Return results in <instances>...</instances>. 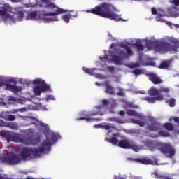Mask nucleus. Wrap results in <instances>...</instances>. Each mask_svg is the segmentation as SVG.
<instances>
[{
    "instance_id": "f257e3e1",
    "label": "nucleus",
    "mask_w": 179,
    "mask_h": 179,
    "mask_svg": "<svg viewBox=\"0 0 179 179\" xmlns=\"http://www.w3.org/2000/svg\"><path fill=\"white\" fill-rule=\"evenodd\" d=\"M145 44L148 51L152 50V47L155 46L154 50L156 52H159V54H165V52H177L179 48L178 40L174 39V38L166 37L163 39L156 40L153 38L150 39H138L134 44L126 43H121L120 45V48L117 49L115 44L112 43L110 47L109 55L105 53L104 57H99V59L102 62H110L111 64H115V65H122L124 63V59L129 58L134 55V49L137 50V52H141L143 51L145 48L142 44Z\"/></svg>"
},
{
    "instance_id": "f03ea898",
    "label": "nucleus",
    "mask_w": 179,
    "mask_h": 179,
    "mask_svg": "<svg viewBox=\"0 0 179 179\" xmlns=\"http://www.w3.org/2000/svg\"><path fill=\"white\" fill-rule=\"evenodd\" d=\"M21 118L29 121V125H36L41 127V131L45 135L46 139L43 140L37 148L24 147L20 150V155L10 153L0 157V163L15 166L19 164L22 160L26 162L36 157H41L43 155H48L51 150V146L61 138L59 134L55 133L50 129V126L40 120H36L34 117L22 116Z\"/></svg>"
},
{
    "instance_id": "7ed1b4c3",
    "label": "nucleus",
    "mask_w": 179,
    "mask_h": 179,
    "mask_svg": "<svg viewBox=\"0 0 179 179\" xmlns=\"http://www.w3.org/2000/svg\"><path fill=\"white\" fill-rule=\"evenodd\" d=\"M94 128H103V129H106V131H109L108 133V135H110V134H112L111 138H106L105 141L106 142H110L113 145H117L120 148H122L123 149H132L134 152H139V150H142L143 149V147L138 146L136 144H135V142L129 140V139H123L118 142V139H116L115 138H118L119 134H115L114 131H115V129L114 128V126L107 124V123H102L99 124H95L94 125Z\"/></svg>"
},
{
    "instance_id": "20e7f679",
    "label": "nucleus",
    "mask_w": 179,
    "mask_h": 179,
    "mask_svg": "<svg viewBox=\"0 0 179 179\" xmlns=\"http://www.w3.org/2000/svg\"><path fill=\"white\" fill-rule=\"evenodd\" d=\"M43 3L45 4V8H48L49 9H55L56 8L57 10L55 12L43 13L41 14H38V12L37 11L29 12L25 17L26 20H37L38 22H43V23H51V22H58V20H59L58 17H57L58 15L69 12L68 10L58 8L55 3H53V5L56 7L52 8L47 7L45 3L43 2Z\"/></svg>"
},
{
    "instance_id": "39448f33",
    "label": "nucleus",
    "mask_w": 179,
    "mask_h": 179,
    "mask_svg": "<svg viewBox=\"0 0 179 179\" xmlns=\"http://www.w3.org/2000/svg\"><path fill=\"white\" fill-rule=\"evenodd\" d=\"M0 16L4 23H16L24 19V13L20 8H15L9 5H4L0 10Z\"/></svg>"
},
{
    "instance_id": "423d86ee",
    "label": "nucleus",
    "mask_w": 179,
    "mask_h": 179,
    "mask_svg": "<svg viewBox=\"0 0 179 179\" xmlns=\"http://www.w3.org/2000/svg\"><path fill=\"white\" fill-rule=\"evenodd\" d=\"M115 7L113 4L103 3L98 6L92 8L91 10H87V12H91L94 15H97L98 16H101V17H106L110 19L111 20H115V22H120L122 20L121 16L115 13Z\"/></svg>"
},
{
    "instance_id": "0eeeda50",
    "label": "nucleus",
    "mask_w": 179,
    "mask_h": 179,
    "mask_svg": "<svg viewBox=\"0 0 179 179\" xmlns=\"http://www.w3.org/2000/svg\"><path fill=\"white\" fill-rule=\"evenodd\" d=\"M4 135L12 142H15L17 143H23V145H32V146H36L38 145L41 141V134H36V138L33 137H23L22 134L19 133H12L10 131H4Z\"/></svg>"
},
{
    "instance_id": "6e6552de",
    "label": "nucleus",
    "mask_w": 179,
    "mask_h": 179,
    "mask_svg": "<svg viewBox=\"0 0 179 179\" xmlns=\"http://www.w3.org/2000/svg\"><path fill=\"white\" fill-rule=\"evenodd\" d=\"M122 101L123 103V107L127 110V115L134 117L131 119L129 122L137 124L139 127H145V122H146L145 116L142 115L141 113H136V111L134 110H128V108H139V106L135 105L132 102H128L125 99L122 100Z\"/></svg>"
},
{
    "instance_id": "1a4fd4ad",
    "label": "nucleus",
    "mask_w": 179,
    "mask_h": 179,
    "mask_svg": "<svg viewBox=\"0 0 179 179\" xmlns=\"http://www.w3.org/2000/svg\"><path fill=\"white\" fill-rule=\"evenodd\" d=\"M20 83H27V85H34L35 87H33V92L34 96H41L42 93L45 92H51V87L45 83V81L41 80V78H37L31 80H23L22 78L19 79Z\"/></svg>"
},
{
    "instance_id": "9d476101",
    "label": "nucleus",
    "mask_w": 179,
    "mask_h": 179,
    "mask_svg": "<svg viewBox=\"0 0 179 179\" xmlns=\"http://www.w3.org/2000/svg\"><path fill=\"white\" fill-rule=\"evenodd\" d=\"M145 146H148L150 150H155L159 149L166 157H173L176 155V149L174 147L169 143L157 144L152 141H147L145 143Z\"/></svg>"
},
{
    "instance_id": "9b49d317",
    "label": "nucleus",
    "mask_w": 179,
    "mask_h": 179,
    "mask_svg": "<svg viewBox=\"0 0 179 179\" xmlns=\"http://www.w3.org/2000/svg\"><path fill=\"white\" fill-rule=\"evenodd\" d=\"M152 15H157L156 17L157 22H160L161 23L166 22L168 26H170L172 29H179V24H173L171 22H166L164 19H163V16L166 15L164 13V11L160 8L156 9L155 8H152Z\"/></svg>"
},
{
    "instance_id": "f8f14e48",
    "label": "nucleus",
    "mask_w": 179,
    "mask_h": 179,
    "mask_svg": "<svg viewBox=\"0 0 179 179\" xmlns=\"http://www.w3.org/2000/svg\"><path fill=\"white\" fill-rule=\"evenodd\" d=\"M104 109V106H96L94 108V112L91 115H86L85 117L77 118V121H80L85 120L87 122H92V121H100L99 119H94L92 115H103V110Z\"/></svg>"
},
{
    "instance_id": "ddd939ff",
    "label": "nucleus",
    "mask_w": 179,
    "mask_h": 179,
    "mask_svg": "<svg viewBox=\"0 0 179 179\" xmlns=\"http://www.w3.org/2000/svg\"><path fill=\"white\" fill-rule=\"evenodd\" d=\"M172 7L168 9V14L172 17H178L179 16V0H170Z\"/></svg>"
},
{
    "instance_id": "4468645a",
    "label": "nucleus",
    "mask_w": 179,
    "mask_h": 179,
    "mask_svg": "<svg viewBox=\"0 0 179 179\" xmlns=\"http://www.w3.org/2000/svg\"><path fill=\"white\" fill-rule=\"evenodd\" d=\"M156 66V63L154 62H143L142 61V57H140V62L139 63H131L128 64L127 66L129 68H138V66Z\"/></svg>"
},
{
    "instance_id": "2eb2a0df",
    "label": "nucleus",
    "mask_w": 179,
    "mask_h": 179,
    "mask_svg": "<svg viewBox=\"0 0 179 179\" xmlns=\"http://www.w3.org/2000/svg\"><path fill=\"white\" fill-rule=\"evenodd\" d=\"M138 163H141V164H152L153 166H159L157 160L156 159H150L148 157L138 158L136 159Z\"/></svg>"
},
{
    "instance_id": "dca6fc26",
    "label": "nucleus",
    "mask_w": 179,
    "mask_h": 179,
    "mask_svg": "<svg viewBox=\"0 0 179 179\" xmlns=\"http://www.w3.org/2000/svg\"><path fill=\"white\" fill-rule=\"evenodd\" d=\"M96 70L97 69H87L86 67H83V71H84L85 73H88V75H92L93 76H95L96 79H106L104 76L94 73V71Z\"/></svg>"
},
{
    "instance_id": "f3484780",
    "label": "nucleus",
    "mask_w": 179,
    "mask_h": 179,
    "mask_svg": "<svg viewBox=\"0 0 179 179\" xmlns=\"http://www.w3.org/2000/svg\"><path fill=\"white\" fill-rule=\"evenodd\" d=\"M147 76L149 77L150 80L154 83V85H159V83H163V80L157 76V74L153 73H148Z\"/></svg>"
},
{
    "instance_id": "a211bd4d",
    "label": "nucleus",
    "mask_w": 179,
    "mask_h": 179,
    "mask_svg": "<svg viewBox=\"0 0 179 179\" xmlns=\"http://www.w3.org/2000/svg\"><path fill=\"white\" fill-rule=\"evenodd\" d=\"M0 118L5 120V121H15L16 117L10 115V112H1L0 113Z\"/></svg>"
},
{
    "instance_id": "6ab92c4d",
    "label": "nucleus",
    "mask_w": 179,
    "mask_h": 179,
    "mask_svg": "<svg viewBox=\"0 0 179 179\" xmlns=\"http://www.w3.org/2000/svg\"><path fill=\"white\" fill-rule=\"evenodd\" d=\"M151 120V123L148 126V129H150V131H159L160 128H162V124L157 123L153 117H152Z\"/></svg>"
},
{
    "instance_id": "aec40b11",
    "label": "nucleus",
    "mask_w": 179,
    "mask_h": 179,
    "mask_svg": "<svg viewBox=\"0 0 179 179\" xmlns=\"http://www.w3.org/2000/svg\"><path fill=\"white\" fill-rule=\"evenodd\" d=\"M31 108H27V107H24V108H20L16 111H20V113H24V112L27 111L28 110H31ZM31 110H41V111H47V108H45V106L41 105V103H38L36 106V108H31Z\"/></svg>"
},
{
    "instance_id": "412c9836",
    "label": "nucleus",
    "mask_w": 179,
    "mask_h": 179,
    "mask_svg": "<svg viewBox=\"0 0 179 179\" xmlns=\"http://www.w3.org/2000/svg\"><path fill=\"white\" fill-rule=\"evenodd\" d=\"M6 90H10V92H12L13 93H19V92L23 90V88L22 87L6 84Z\"/></svg>"
},
{
    "instance_id": "4be33fe9",
    "label": "nucleus",
    "mask_w": 179,
    "mask_h": 179,
    "mask_svg": "<svg viewBox=\"0 0 179 179\" xmlns=\"http://www.w3.org/2000/svg\"><path fill=\"white\" fill-rule=\"evenodd\" d=\"M1 127H5L6 128H10V129H17L19 128V126H17V124L15 122H6L3 120L1 122Z\"/></svg>"
},
{
    "instance_id": "5701e85b",
    "label": "nucleus",
    "mask_w": 179,
    "mask_h": 179,
    "mask_svg": "<svg viewBox=\"0 0 179 179\" xmlns=\"http://www.w3.org/2000/svg\"><path fill=\"white\" fill-rule=\"evenodd\" d=\"M164 97L163 96H158L156 97H146L143 100H146L150 104H153L157 101V100H163Z\"/></svg>"
},
{
    "instance_id": "b1692460",
    "label": "nucleus",
    "mask_w": 179,
    "mask_h": 179,
    "mask_svg": "<svg viewBox=\"0 0 179 179\" xmlns=\"http://www.w3.org/2000/svg\"><path fill=\"white\" fill-rule=\"evenodd\" d=\"M105 93H106V94H115L114 87L110 85L109 82L105 83Z\"/></svg>"
},
{
    "instance_id": "393cba45",
    "label": "nucleus",
    "mask_w": 179,
    "mask_h": 179,
    "mask_svg": "<svg viewBox=\"0 0 179 179\" xmlns=\"http://www.w3.org/2000/svg\"><path fill=\"white\" fill-rule=\"evenodd\" d=\"M103 106H108L110 103H111L112 108H114V107H117V103H115V101L114 99L111 100L110 101L106 99H103L101 101Z\"/></svg>"
},
{
    "instance_id": "a878e982",
    "label": "nucleus",
    "mask_w": 179,
    "mask_h": 179,
    "mask_svg": "<svg viewBox=\"0 0 179 179\" xmlns=\"http://www.w3.org/2000/svg\"><path fill=\"white\" fill-rule=\"evenodd\" d=\"M148 93L150 94V96H162V95H159L160 94V90H157V88H151L149 91Z\"/></svg>"
},
{
    "instance_id": "bb28decb",
    "label": "nucleus",
    "mask_w": 179,
    "mask_h": 179,
    "mask_svg": "<svg viewBox=\"0 0 179 179\" xmlns=\"http://www.w3.org/2000/svg\"><path fill=\"white\" fill-rule=\"evenodd\" d=\"M41 1L45 3L47 8H56L57 6L54 4V3L51 2V0H41Z\"/></svg>"
},
{
    "instance_id": "cd10ccee",
    "label": "nucleus",
    "mask_w": 179,
    "mask_h": 179,
    "mask_svg": "<svg viewBox=\"0 0 179 179\" xmlns=\"http://www.w3.org/2000/svg\"><path fill=\"white\" fill-rule=\"evenodd\" d=\"M159 68L161 69H169V68H170V62H162L160 64Z\"/></svg>"
},
{
    "instance_id": "c85d7f7f",
    "label": "nucleus",
    "mask_w": 179,
    "mask_h": 179,
    "mask_svg": "<svg viewBox=\"0 0 179 179\" xmlns=\"http://www.w3.org/2000/svg\"><path fill=\"white\" fill-rule=\"evenodd\" d=\"M62 19L64 20V22H65V23H69V20L72 19V15H64L62 17Z\"/></svg>"
},
{
    "instance_id": "c756f323",
    "label": "nucleus",
    "mask_w": 179,
    "mask_h": 179,
    "mask_svg": "<svg viewBox=\"0 0 179 179\" xmlns=\"http://www.w3.org/2000/svg\"><path fill=\"white\" fill-rule=\"evenodd\" d=\"M166 104H169V107H174L176 106V99L174 98L170 99L166 101Z\"/></svg>"
},
{
    "instance_id": "7c9ffc66",
    "label": "nucleus",
    "mask_w": 179,
    "mask_h": 179,
    "mask_svg": "<svg viewBox=\"0 0 179 179\" xmlns=\"http://www.w3.org/2000/svg\"><path fill=\"white\" fill-rule=\"evenodd\" d=\"M28 101H29V99L27 98L21 96L17 99V103H19V104H25V103Z\"/></svg>"
},
{
    "instance_id": "2f4dec72",
    "label": "nucleus",
    "mask_w": 179,
    "mask_h": 179,
    "mask_svg": "<svg viewBox=\"0 0 179 179\" xmlns=\"http://www.w3.org/2000/svg\"><path fill=\"white\" fill-rule=\"evenodd\" d=\"M163 127L165 129H167V131H173V129H174V127L170 123H165Z\"/></svg>"
},
{
    "instance_id": "473e14b6",
    "label": "nucleus",
    "mask_w": 179,
    "mask_h": 179,
    "mask_svg": "<svg viewBox=\"0 0 179 179\" xmlns=\"http://www.w3.org/2000/svg\"><path fill=\"white\" fill-rule=\"evenodd\" d=\"M8 104H15V103H17V99L13 96H8Z\"/></svg>"
},
{
    "instance_id": "72a5a7b5",
    "label": "nucleus",
    "mask_w": 179,
    "mask_h": 179,
    "mask_svg": "<svg viewBox=\"0 0 179 179\" xmlns=\"http://www.w3.org/2000/svg\"><path fill=\"white\" fill-rule=\"evenodd\" d=\"M109 121H115V122H117V124H125V121L115 117L109 119Z\"/></svg>"
},
{
    "instance_id": "f704fd0d",
    "label": "nucleus",
    "mask_w": 179,
    "mask_h": 179,
    "mask_svg": "<svg viewBox=\"0 0 179 179\" xmlns=\"http://www.w3.org/2000/svg\"><path fill=\"white\" fill-rule=\"evenodd\" d=\"M159 135H160V136H164V138H167V137L170 136V133H169L167 131H159Z\"/></svg>"
},
{
    "instance_id": "c9c22d12",
    "label": "nucleus",
    "mask_w": 179,
    "mask_h": 179,
    "mask_svg": "<svg viewBox=\"0 0 179 179\" xmlns=\"http://www.w3.org/2000/svg\"><path fill=\"white\" fill-rule=\"evenodd\" d=\"M169 92H170V89H169L167 87H161L160 90H159V94H161V93H169Z\"/></svg>"
},
{
    "instance_id": "e433bc0d",
    "label": "nucleus",
    "mask_w": 179,
    "mask_h": 179,
    "mask_svg": "<svg viewBox=\"0 0 179 179\" xmlns=\"http://www.w3.org/2000/svg\"><path fill=\"white\" fill-rule=\"evenodd\" d=\"M16 80H17L16 78H13V77H9V78H8L6 79L7 82H10L11 83H14V85H15Z\"/></svg>"
},
{
    "instance_id": "4c0bfd02",
    "label": "nucleus",
    "mask_w": 179,
    "mask_h": 179,
    "mask_svg": "<svg viewBox=\"0 0 179 179\" xmlns=\"http://www.w3.org/2000/svg\"><path fill=\"white\" fill-rule=\"evenodd\" d=\"M25 134L27 135V136H30V135H33L34 134V129H29L25 131Z\"/></svg>"
},
{
    "instance_id": "58836bf2",
    "label": "nucleus",
    "mask_w": 179,
    "mask_h": 179,
    "mask_svg": "<svg viewBox=\"0 0 179 179\" xmlns=\"http://www.w3.org/2000/svg\"><path fill=\"white\" fill-rule=\"evenodd\" d=\"M133 73H134L136 76L138 75H142L143 73V70L136 69L133 71Z\"/></svg>"
},
{
    "instance_id": "ea45409f",
    "label": "nucleus",
    "mask_w": 179,
    "mask_h": 179,
    "mask_svg": "<svg viewBox=\"0 0 179 179\" xmlns=\"http://www.w3.org/2000/svg\"><path fill=\"white\" fill-rule=\"evenodd\" d=\"M118 92H117V95L118 96H124L125 95V92H124V90L121 89V88H117Z\"/></svg>"
},
{
    "instance_id": "a19ab883",
    "label": "nucleus",
    "mask_w": 179,
    "mask_h": 179,
    "mask_svg": "<svg viewBox=\"0 0 179 179\" xmlns=\"http://www.w3.org/2000/svg\"><path fill=\"white\" fill-rule=\"evenodd\" d=\"M38 6L37 3L33 4V3H30L28 4H25V8H34L35 6Z\"/></svg>"
},
{
    "instance_id": "79ce46f5",
    "label": "nucleus",
    "mask_w": 179,
    "mask_h": 179,
    "mask_svg": "<svg viewBox=\"0 0 179 179\" xmlns=\"http://www.w3.org/2000/svg\"><path fill=\"white\" fill-rule=\"evenodd\" d=\"M46 101H48V100H55V97H54L53 95H48L45 98Z\"/></svg>"
},
{
    "instance_id": "37998d69",
    "label": "nucleus",
    "mask_w": 179,
    "mask_h": 179,
    "mask_svg": "<svg viewBox=\"0 0 179 179\" xmlns=\"http://www.w3.org/2000/svg\"><path fill=\"white\" fill-rule=\"evenodd\" d=\"M108 71H109V72H115V69L114 67H108L107 68Z\"/></svg>"
},
{
    "instance_id": "c03bdc74",
    "label": "nucleus",
    "mask_w": 179,
    "mask_h": 179,
    "mask_svg": "<svg viewBox=\"0 0 179 179\" xmlns=\"http://www.w3.org/2000/svg\"><path fill=\"white\" fill-rule=\"evenodd\" d=\"M0 106H6V103L3 102V99L0 98Z\"/></svg>"
},
{
    "instance_id": "a18cd8bd",
    "label": "nucleus",
    "mask_w": 179,
    "mask_h": 179,
    "mask_svg": "<svg viewBox=\"0 0 179 179\" xmlns=\"http://www.w3.org/2000/svg\"><path fill=\"white\" fill-rule=\"evenodd\" d=\"M10 2H12L13 3H18L19 2H22L21 0H10Z\"/></svg>"
},
{
    "instance_id": "49530a36",
    "label": "nucleus",
    "mask_w": 179,
    "mask_h": 179,
    "mask_svg": "<svg viewBox=\"0 0 179 179\" xmlns=\"http://www.w3.org/2000/svg\"><path fill=\"white\" fill-rule=\"evenodd\" d=\"M173 120L175 122H177V124H179V117H173Z\"/></svg>"
},
{
    "instance_id": "de8ad7c7",
    "label": "nucleus",
    "mask_w": 179,
    "mask_h": 179,
    "mask_svg": "<svg viewBox=\"0 0 179 179\" xmlns=\"http://www.w3.org/2000/svg\"><path fill=\"white\" fill-rule=\"evenodd\" d=\"M119 114H120V115L123 116V115H125V112L124 110H121L119 112Z\"/></svg>"
},
{
    "instance_id": "09e8293b",
    "label": "nucleus",
    "mask_w": 179,
    "mask_h": 179,
    "mask_svg": "<svg viewBox=\"0 0 179 179\" xmlns=\"http://www.w3.org/2000/svg\"><path fill=\"white\" fill-rule=\"evenodd\" d=\"M1 86H3V81L0 79V87H1Z\"/></svg>"
},
{
    "instance_id": "8fccbe9b",
    "label": "nucleus",
    "mask_w": 179,
    "mask_h": 179,
    "mask_svg": "<svg viewBox=\"0 0 179 179\" xmlns=\"http://www.w3.org/2000/svg\"><path fill=\"white\" fill-rule=\"evenodd\" d=\"M95 85H96V86H103V84L99 83H95Z\"/></svg>"
},
{
    "instance_id": "3c124183",
    "label": "nucleus",
    "mask_w": 179,
    "mask_h": 179,
    "mask_svg": "<svg viewBox=\"0 0 179 179\" xmlns=\"http://www.w3.org/2000/svg\"><path fill=\"white\" fill-rule=\"evenodd\" d=\"M139 93H140L141 94H145V91H141V92H139Z\"/></svg>"
},
{
    "instance_id": "603ef678",
    "label": "nucleus",
    "mask_w": 179,
    "mask_h": 179,
    "mask_svg": "<svg viewBox=\"0 0 179 179\" xmlns=\"http://www.w3.org/2000/svg\"><path fill=\"white\" fill-rule=\"evenodd\" d=\"M3 120H0V127H2Z\"/></svg>"
},
{
    "instance_id": "864d4df0",
    "label": "nucleus",
    "mask_w": 179,
    "mask_h": 179,
    "mask_svg": "<svg viewBox=\"0 0 179 179\" xmlns=\"http://www.w3.org/2000/svg\"><path fill=\"white\" fill-rule=\"evenodd\" d=\"M22 174H27V173L26 171H22Z\"/></svg>"
},
{
    "instance_id": "5fc2aeb1",
    "label": "nucleus",
    "mask_w": 179,
    "mask_h": 179,
    "mask_svg": "<svg viewBox=\"0 0 179 179\" xmlns=\"http://www.w3.org/2000/svg\"><path fill=\"white\" fill-rule=\"evenodd\" d=\"M134 179H141V178L134 177Z\"/></svg>"
},
{
    "instance_id": "6e6d98bb",
    "label": "nucleus",
    "mask_w": 179,
    "mask_h": 179,
    "mask_svg": "<svg viewBox=\"0 0 179 179\" xmlns=\"http://www.w3.org/2000/svg\"><path fill=\"white\" fill-rule=\"evenodd\" d=\"M2 9V8L0 9V10Z\"/></svg>"
}]
</instances>
